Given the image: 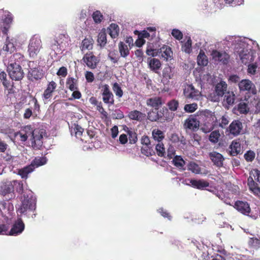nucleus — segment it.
<instances>
[{"label": "nucleus", "mask_w": 260, "mask_h": 260, "mask_svg": "<svg viewBox=\"0 0 260 260\" xmlns=\"http://www.w3.org/2000/svg\"><path fill=\"white\" fill-rule=\"evenodd\" d=\"M197 116L201 124V130L205 133L211 132L217 124L214 112L209 110L199 111Z\"/></svg>", "instance_id": "obj_1"}, {"label": "nucleus", "mask_w": 260, "mask_h": 260, "mask_svg": "<svg viewBox=\"0 0 260 260\" xmlns=\"http://www.w3.org/2000/svg\"><path fill=\"white\" fill-rule=\"evenodd\" d=\"M36 209V200L32 198V196L30 197H28V196L26 197L24 196V199L17 210L18 214L19 213L20 216L24 215L27 218H34L37 215Z\"/></svg>", "instance_id": "obj_2"}, {"label": "nucleus", "mask_w": 260, "mask_h": 260, "mask_svg": "<svg viewBox=\"0 0 260 260\" xmlns=\"http://www.w3.org/2000/svg\"><path fill=\"white\" fill-rule=\"evenodd\" d=\"M247 185L251 193L260 198V171L253 169L250 171Z\"/></svg>", "instance_id": "obj_3"}, {"label": "nucleus", "mask_w": 260, "mask_h": 260, "mask_svg": "<svg viewBox=\"0 0 260 260\" xmlns=\"http://www.w3.org/2000/svg\"><path fill=\"white\" fill-rule=\"evenodd\" d=\"M42 48V41L41 39L37 36H34L30 41L28 46V52L29 56L35 58Z\"/></svg>", "instance_id": "obj_4"}, {"label": "nucleus", "mask_w": 260, "mask_h": 260, "mask_svg": "<svg viewBox=\"0 0 260 260\" xmlns=\"http://www.w3.org/2000/svg\"><path fill=\"white\" fill-rule=\"evenodd\" d=\"M7 71L11 79L15 81H20L24 77V72L20 65L16 63H10Z\"/></svg>", "instance_id": "obj_5"}, {"label": "nucleus", "mask_w": 260, "mask_h": 260, "mask_svg": "<svg viewBox=\"0 0 260 260\" xmlns=\"http://www.w3.org/2000/svg\"><path fill=\"white\" fill-rule=\"evenodd\" d=\"M197 117V114L190 115L185 120L183 127L186 131L196 132L199 129L200 122Z\"/></svg>", "instance_id": "obj_6"}, {"label": "nucleus", "mask_w": 260, "mask_h": 260, "mask_svg": "<svg viewBox=\"0 0 260 260\" xmlns=\"http://www.w3.org/2000/svg\"><path fill=\"white\" fill-rule=\"evenodd\" d=\"M250 102V96L245 97L243 99H241L234 110L240 114L246 115L251 110Z\"/></svg>", "instance_id": "obj_7"}, {"label": "nucleus", "mask_w": 260, "mask_h": 260, "mask_svg": "<svg viewBox=\"0 0 260 260\" xmlns=\"http://www.w3.org/2000/svg\"><path fill=\"white\" fill-rule=\"evenodd\" d=\"M102 99L104 103L109 105H113L114 104V95L110 90V87L108 84L101 85Z\"/></svg>", "instance_id": "obj_8"}, {"label": "nucleus", "mask_w": 260, "mask_h": 260, "mask_svg": "<svg viewBox=\"0 0 260 260\" xmlns=\"http://www.w3.org/2000/svg\"><path fill=\"white\" fill-rule=\"evenodd\" d=\"M29 133L32 134V147L36 150L40 149L43 145V132L40 130L35 129L34 131H30Z\"/></svg>", "instance_id": "obj_9"}, {"label": "nucleus", "mask_w": 260, "mask_h": 260, "mask_svg": "<svg viewBox=\"0 0 260 260\" xmlns=\"http://www.w3.org/2000/svg\"><path fill=\"white\" fill-rule=\"evenodd\" d=\"M183 94L187 99L199 100L201 92L196 89L192 84H188L183 90Z\"/></svg>", "instance_id": "obj_10"}, {"label": "nucleus", "mask_w": 260, "mask_h": 260, "mask_svg": "<svg viewBox=\"0 0 260 260\" xmlns=\"http://www.w3.org/2000/svg\"><path fill=\"white\" fill-rule=\"evenodd\" d=\"M25 225L21 217H19L13 224L11 230L6 235L12 236L17 235L21 234L24 230Z\"/></svg>", "instance_id": "obj_11"}, {"label": "nucleus", "mask_w": 260, "mask_h": 260, "mask_svg": "<svg viewBox=\"0 0 260 260\" xmlns=\"http://www.w3.org/2000/svg\"><path fill=\"white\" fill-rule=\"evenodd\" d=\"M83 60L86 66L91 69H95L99 62L97 57L93 55L92 52L86 53L84 55Z\"/></svg>", "instance_id": "obj_12"}, {"label": "nucleus", "mask_w": 260, "mask_h": 260, "mask_svg": "<svg viewBox=\"0 0 260 260\" xmlns=\"http://www.w3.org/2000/svg\"><path fill=\"white\" fill-rule=\"evenodd\" d=\"M234 207L239 212L245 215H248L251 212L249 204L247 202L237 201L234 204Z\"/></svg>", "instance_id": "obj_13"}, {"label": "nucleus", "mask_w": 260, "mask_h": 260, "mask_svg": "<svg viewBox=\"0 0 260 260\" xmlns=\"http://www.w3.org/2000/svg\"><path fill=\"white\" fill-rule=\"evenodd\" d=\"M213 58L216 61L222 62L224 64L228 63L230 55L225 52H220L216 50H214L211 54Z\"/></svg>", "instance_id": "obj_14"}, {"label": "nucleus", "mask_w": 260, "mask_h": 260, "mask_svg": "<svg viewBox=\"0 0 260 260\" xmlns=\"http://www.w3.org/2000/svg\"><path fill=\"white\" fill-rule=\"evenodd\" d=\"M209 156L214 166L218 168L223 166L224 158L221 154L216 151H212L209 153Z\"/></svg>", "instance_id": "obj_15"}, {"label": "nucleus", "mask_w": 260, "mask_h": 260, "mask_svg": "<svg viewBox=\"0 0 260 260\" xmlns=\"http://www.w3.org/2000/svg\"><path fill=\"white\" fill-rule=\"evenodd\" d=\"M242 62L245 64H249L254 60L253 53L247 49H243L239 53Z\"/></svg>", "instance_id": "obj_16"}, {"label": "nucleus", "mask_w": 260, "mask_h": 260, "mask_svg": "<svg viewBox=\"0 0 260 260\" xmlns=\"http://www.w3.org/2000/svg\"><path fill=\"white\" fill-rule=\"evenodd\" d=\"M242 128V123L239 120H235L230 124L229 131L231 134L238 136L241 133Z\"/></svg>", "instance_id": "obj_17"}, {"label": "nucleus", "mask_w": 260, "mask_h": 260, "mask_svg": "<svg viewBox=\"0 0 260 260\" xmlns=\"http://www.w3.org/2000/svg\"><path fill=\"white\" fill-rule=\"evenodd\" d=\"M227 87L226 83L223 81H221L216 85L215 87V92L216 95L215 96L214 101L218 100L219 98L222 97L226 91Z\"/></svg>", "instance_id": "obj_18"}, {"label": "nucleus", "mask_w": 260, "mask_h": 260, "mask_svg": "<svg viewBox=\"0 0 260 260\" xmlns=\"http://www.w3.org/2000/svg\"><path fill=\"white\" fill-rule=\"evenodd\" d=\"M238 86L240 91H251L253 93H255L254 85L251 81L248 79H243L239 82Z\"/></svg>", "instance_id": "obj_19"}, {"label": "nucleus", "mask_w": 260, "mask_h": 260, "mask_svg": "<svg viewBox=\"0 0 260 260\" xmlns=\"http://www.w3.org/2000/svg\"><path fill=\"white\" fill-rule=\"evenodd\" d=\"M56 87L57 84L54 81H52L49 82L42 95L44 101H46L52 96V93L55 91Z\"/></svg>", "instance_id": "obj_20"}, {"label": "nucleus", "mask_w": 260, "mask_h": 260, "mask_svg": "<svg viewBox=\"0 0 260 260\" xmlns=\"http://www.w3.org/2000/svg\"><path fill=\"white\" fill-rule=\"evenodd\" d=\"M14 190L12 182L10 181L3 182L0 183V194L5 196Z\"/></svg>", "instance_id": "obj_21"}, {"label": "nucleus", "mask_w": 260, "mask_h": 260, "mask_svg": "<svg viewBox=\"0 0 260 260\" xmlns=\"http://www.w3.org/2000/svg\"><path fill=\"white\" fill-rule=\"evenodd\" d=\"M43 76V74L38 68L30 69L29 70L27 78L28 80L34 81L41 79Z\"/></svg>", "instance_id": "obj_22"}, {"label": "nucleus", "mask_w": 260, "mask_h": 260, "mask_svg": "<svg viewBox=\"0 0 260 260\" xmlns=\"http://www.w3.org/2000/svg\"><path fill=\"white\" fill-rule=\"evenodd\" d=\"M159 53L161 58L164 60H171L173 58V51L171 47L167 45H164L159 49Z\"/></svg>", "instance_id": "obj_23"}, {"label": "nucleus", "mask_w": 260, "mask_h": 260, "mask_svg": "<svg viewBox=\"0 0 260 260\" xmlns=\"http://www.w3.org/2000/svg\"><path fill=\"white\" fill-rule=\"evenodd\" d=\"M147 106L154 108L155 110H157L159 107L161 106L163 103L162 99L160 97H154L148 99L146 101Z\"/></svg>", "instance_id": "obj_24"}, {"label": "nucleus", "mask_w": 260, "mask_h": 260, "mask_svg": "<svg viewBox=\"0 0 260 260\" xmlns=\"http://www.w3.org/2000/svg\"><path fill=\"white\" fill-rule=\"evenodd\" d=\"M128 117L131 120L142 121L144 120L146 115L139 111L135 110L129 112Z\"/></svg>", "instance_id": "obj_25"}, {"label": "nucleus", "mask_w": 260, "mask_h": 260, "mask_svg": "<svg viewBox=\"0 0 260 260\" xmlns=\"http://www.w3.org/2000/svg\"><path fill=\"white\" fill-rule=\"evenodd\" d=\"M190 183L192 187L199 189H203L209 186V183L204 180L191 179Z\"/></svg>", "instance_id": "obj_26"}, {"label": "nucleus", "mask_w": 260, "mask_h": 260, "mask_svg": "<svg viewBox=\"0 0 260 260\" xmlns=\"http://www.w3.org/2000/svg\"><path fill=\"white\" fill-rule=\"evenodd\" d=\"M30 131V126H26L24 127V129L21 131H18L17 132L14 133V137L15 139L17 138L18 136L20 137L19 141H20L22 142H25L28 138V131Z\"/></svg>", "instance_id": "obj_27"}, {"label": "nucleus", "mask_w": 260, "mask_h": 260, "mask_svg": "<svg viewBox=\"0 0 260 260\" xmlns=\"http://www.w3.org/2000/svg\"><path fill=\"white\" fill-rule=\"evenodd\" d=\"M129 48L124 42L120 41L118 44V50L120 56L126 58L129 54Z\"/></svg>", "instance_id": "obj_28"}, {"label": "nucleus", "mask_w": 260, "mask_h": 260, "mask_svg": "<svg viewBox=\"0 0 260 260\" xmlns=\"http://www.w3.org/2000/svg\"><path fill=\"white\" fill-rule=\"evenodd\" d=\"M66 85L71 91L78 89V80L72 77H68L67 79Z\"/></svg>", "instance_id": "obj_29"}, {"label": "nucleus", "mask_w": 260, "mask_h": 260, "mask_svg": "<svg viewBox=\"0 0 260 260\" xmlns=\"http://www.w3.org/2000/svg\"><path fill=\"white\" fill-rule=\"evenodd\" d=\"M93 40L91 38H85L82 41L81 45L80 46L81 50L82 51L85 50H92L93 48Z\"/></svg>", "instance_id": "obj_30"}, {"label": "nucleus", "mask_w": 260, "mask_h": 260, "mask_svg": "<svg viewBox=\"0 0 260 260\" xmlns=\"http://www.w3.org/2000/svg\"><path fill=\"white\" fill-rule=\"evenodd\" d=\"M250 100L251 111H254L255 113L260 112V100L255 96H250Z\"/></svg>", "instance_id": "obj_31"}, {"label": "nucleus", "mask_w": 260, "mask_h": 260, "mask_svg": "<svg viewBox=\"0 0 260 260\" xmlns=\"http://www.w3.org/2000/svg\"><path fill=\"white\" fill-rule=\"evenodd\" d=\"M148 66L151 70L155 73H158V71L160 68L161 64L159 59L153 58L150 59Z\"/></svg>", "instance_id": "obj_32"}, {"label": "nucleus", "mask_w": 260, "mask_h": 260, "mask_svg": "<svg viewBox=\"0 0 260 260\" xmlns=\"http://www.w3.org/2000/svg\"><path fill=\"white\" fill-rule=\"evenodd\" d=\"M230 154L232 156H236L240 153L241 151V143L237 141H233L230 145Z\"/></svg>", "instance_id": "obj_33"}, {"label": "nucleus", "mask_w": 260, "mask_h": 260, "mask_svg": "<svg viewBox=\"0 0 260 260\" xmlns=\"http://www.w3.org/2000/svg\"><path fill=\"white\" fill-rule=\"evenodd\" d=\"M152 137L154 140L161 142L165 138V133L158 128H154L152 131Z\"/></svg>", "instance_id": "obj_34"}, {"label": "nucleus", "mask_w": 260, "mask_h": 260, "mask_svg": "<svg viewBox=\"0 0 260 260\" xmlns=\"http://www.w3.org/2000/svg\"><path fill=\"white\" fill-rule=\"evenodd\" d=\"M172 161L173 165L179 170H185V169L184 168L185 165V161L181 156H175Z\"/></svg>", "instance_id": "obj_35"}, {"label": "nucleus", "mask_w": 260, "mask_h": 260, "mask_svg": "<svg viewBox=\"0 0 260 260\" xmlns=\"http://www.w3.org/2000/svg\"><path fill=\"white\" fill-rule=\"evenodd\" d=\"M15 49L16 47L14 44L13 42H11L9 37L7 36L3 50L7 53H12Z\"/></svg>", "instance_id": "obj_36"}, {"label": "nucleus", "mask_w": 260, "mask_h": 260, "mask_svg": "<svg viewBox=\"0 0 260 260\" xmlns=\"http://www.w3.org/2000/svg\"><path fill=\"white\" fill-rule=\"evenodd\" d=\"M24 60V56L23 55L21 54L20 53H16L12 55L10 59V63H16V64L20 65V64L22 63Z\"/></svg>", "instance_id": "obj_37"}, {"label": "nucleus", "mask_w": 260, "mask_h": 260, "mask_svg": "<svg viewBox=\"0 0 260 260\" xmlns=\"http://www.w3.org/2000/svg\"><path fill=\"white\" fill-rule=\"evenodd\" d=\"M109 34L113 39L116 38L119 32V26L115 23H112L108 27Z\"/></svg>", "instance_id": "obj_38"}, {"label": "nucleus", "mask_w": 260, "mask_h": 260, "mask_svg": "<svg viewBox=\"0 0 260 260\" xmlns=\"http://www.w3.org/2000/svg\"><path fill=\"white\" fill-rule=\"evenodd\" d=\"M34 171V168H32V166H31L30 165H29L19 169L18 171V175H19L22 178L26 179L28 177V174Z\"/></svg>", "instance_id": "obj_39"}, {"label": "nucleus", "mask_w": 260, "mask_h": 260, "mask_svg": "<svg viewBox=\"0 0 260 260\" xmlns=\"http://www.w3.org/2000/svg\"><path fill=\"white\" fill-rule=\"evenodd\" d=\"M197 62L199 66H206L208 63V59L204 52L201 50L197 57Z\"/></svg>", "instance_id": "obj_40"}, {"label": "nucleus", "mask_w": 260, "mask_h": 260, "mask_svg": "<svg viewBox=\"0 0 260 260\" xmlns=\"http://www.w3.org/2000/svg\"><path fill=\"white\" fill-rule=\"evenodd\" d=\"M47 162L46 158L44 157H35L30 164L32 166V168L35 170L36 168L45 165Z\"/></svg>", "instance_id": "obj_41"}, {"label": "nucleus", "mask_w": 260, "mask_h": 260, "mask_svg": "<svg viewBox=\"0 0 260 260\" xmlns=\"http://www.w3.org/2000/svg\"><path fill=\"white\" fill-rule=\"evenodd\" d=\"M141 153L147 156H152L155 154V152L153 149V145L151 144V145L147 146H143L141 148Z\"/></svg>", "instance_id": "obj_42"}, {"label": "nucleus", "mask_w": 260, "mask_h": 260, "mask_svg": "<svg viewBox=\"0 0 260 260\" xmlns=\"http://www.w3.org/2000/svg\"><path fill=\"white\" fill-rule=\"evenodd\" d=\"M125 131L128 136L129 143L135 144L138 140L137 133L134 131L130 129L128 127H127V129Z\"/></svg>", "instance_id": "obj_43"}, {"label": "nucleus", "mask_w": 260, "mask_h": 260, "mask_svg": "<svg viewBox=\"0 0 260 260\" xmlns=\"http://www.w3.org/2000/svg\"><path fill=\"white\" fill-rule=\"evenodd\" d=\"M155 150L158 156L160 157L165 156L166 153L165 148L162 142H157V144L155 145Z\"/></svg>", "instance_id": "obj_44"}, {"label": "nucleus", "mask_w": 260, "mask_h": 260, "mask_svg": "<svg viewBox=\"0 0 260 260\" xmlns=\"http://www.w3.org/2000/svg\"><path fill=\"white\" fill-rule=\"evenodd\" d=\"M187 170L195 174H199L201 172V168L199 166L194 162L190 161L187 165Z\"/></svg>", "instance_id": "obj_45"}, {"label": "nucleus", "mask_w": 260, "mask_h": 260, "mask_svg": "<svg viewBox=\"0 0 260 260\" xmlns=\"http://www.w3.org/2000/svg\"><path fill=\"white\" fill-rule=\"evenodd\" d=\"M98 43L101 47H104L107 44V34L105 31H101L98 35Z\"/></svg>", "instance_id": "obj_46"}, {"label": "nucleus", "mask_w": 260, "mask_h": 260, "mask_svg": "<svg viewBox=\"0 0 260 260\" xmlns=\"http://www.w3.org/2000/svg\"><path fill=\"white\" fill-rule=\"evenodd\" d=\"M229 123L228 117L226 115H223L217 120V124L216 127H220L222 128H225Z\"/></svg>", "instance_id": "obj_47"}, {"label": "nucleus", "mask_w": 260, "mask_h": 260, "mask_svg": "<svg viewBox=\"0 0 260 260\" xmlns=\"http://www.w3.org/2000/svg\"><path fill=\"white\" fill-rule=\"evenodd\" d=\"M84 129L79 125L74 124V127H72V133H75V136L77 138H80L82 135Z\"/></svg>", "instance_id": "obj_48"}, {"label": "nucleus", "mask_w": 260, "mask_h": 260, "mask_svg": "<svg viewBox=\"0 0 260 260\" xmlns=\"http://www.w3.org/2000/svg\"><path fill=\"white\" fill-rule=\"evenodd\" d=\"M191 40L189 37L187 41L185 42L182 46L181 49L183 51L187 53H190L191 52Z\"/></svg>", "instance_id": "obj_49"}, {"label": "nucleus", "mask_w": 260, "mask_h": 260, "mask_svg": "<svg viewBox=\"0 0 260 260\" xmlns=\"http://www.w3.org/2000/svg\"><path fill=\"white\" fill-rule=\"evenodd\" d=\"M112 89L118 98H120L123 96V92L119 84L117 82L113 84Z\"/></svg>", "instance_id": "obj_50"}, {"label": "nucleus", "mask_w": 260, "mask_h": 260, "mask_svg": "<svg viewBox=\"0 0 260 260\" xmlns=\"http://www.w3.org/2000/svg\"><path fill=\"white\" fill-rule=\"evenodd\" d=\"M235 100V95L233 92H228L226 93L224 100L227 103V104L229 105H232L234 104Z\"/></svg>", "instance_id": "obj_51"}, {"label": "nucleus", "mask_w": 260, "mask_h": 260, "mask_svg": "<svg viewBox=\"0 0 260 260\" xmlns=\"http://www.w3.org/2000/svg\"><path fill=\"white\" fill-rule=\"evenodd\" d=\"M220 136V135L218 131H213L209 136V141L212 143H216L218 142Z\"/></svg>", "instance_id": "obj_52"}, {"label": "nucleus", "mask_w": 260, "mask_h": 260, "mask_svg": "<svg viewBox=\"0 0 260 260\" xmlns=\"http://www.w3.org/2000/svg\"><path fill=\"white\" fill-rule=\"evenodd\" d=\"M161 117L158 112L151 111L148 113L147 118L151 121H156Z\"/></svg>", "instance_id": "obj_53"}, {"label": "nucleus", "mask_w": 260, "mask_h": 260, "mask_svg": "<svg viewBox=\"0 0 260 260\" xmlns=\"http://www.w3.org/2000/svg\"><path fill=\"white\" fill-rule=\"evenodd\" d=\"M198 104L196 103L192 104H186L184 106V110L186 112L192 113L198 109Z\"/></svg>", "instance_id": "obj_54"}, {"label": "nucleus", "mask_w": 260, "mask_h": 260, "mask_svg": "<svg viewBox=\"0 0 260 260\" xmlns=\"http://www.w3.org/2000/svg\"><path fill=\"white\" fill-rule=\"evenodd\" d=\"M93 21L95 23H100L104 18L103 15L100 11L94 12L92 15Z\"/></svg>", "instance_id": "obj_55"}, {"label": "nucleus", "mask_w": 260, "mask_h": 260, "mask_svg": "<svg viewBox=\"0 0 260 260\" xmlns=\"http://www.w3.org/2000/svg\"><path fill=\"white\" fill-rule=\"evenodd\" d=\"M169 109L172 111H175L179 107V102L175 99H173L167 103Z\"/></svg>", "instance_id": "obj_56"}, {"label": "nucleus", "mask_w": 260, "mask_h": 260, "mask_svg": "<svg viewBox=\"0 0 260 260\" xmlns=\"http://www.w3.org/2000/svg\"><path fill=\"white\" fill-rule=\"evenodd\" d=\"M162 75L164 78L171 79L173 77L172 69L170 67H165L162 71Z\"/></svg>", "instance_id": "obj_57"}, {"label": "nucleus", "mask_w": 260, "mask_h": 260, "mask_svg": "<svg viewBox=\"0 0 260 260\" xmlns=\"http://www.w3.org/2000/svg\"><path fill=\"white\" fill-rule=\"evenodd\" d=\"M108 57L114 63H117L119 59V56L115 51L110 52L108 54Z\"/></svg>", "instance_id": "obj_58"}, {"label": "nucleus", "mask_w": 260, "mask_h": 260, "mask_svg": "<svg viewBox=\"0 0 260 260\" xmlns=\"http://www.w3.org/2000/svg\"><path fill=\"white\" fill-rule=\"evenodd\" d=\"M171 34L173 37L178 40H181L183 38L182 32L178 29H173Z\"/></svg>", "instance_id": "obj_59"}, {"label": "nucleus", "mask_w": 260, "mask_h": 260, "mask_svg": "<svg viewBox=\"0 0 260 260\" xmlns=\"http://www.w3.org/2000/svg\"><path fill=\"white\" fill-rule=\"evenodd\" d=\"M255 155V153L253 151L249 150L246 152L244 156L246 161H252L254 159Z\"/></svg>", "instance_id": "obj_60"}, {"label": "nucleus", "mask_w": 260, "mask_h": 260, "mask_svg": "<svg viewBox=\"0 0 260 260\" xmlns=\"http://www.w3.org/2000/svg\"><path fill=\"white\" fill-rule=\"evenodd\" d=\"M16 186V191L19 193H22L23 191V186L22 181L15 180L13 181V186Z\"/></svg>", "instance_id": "obj_61"}, {"label": "nucleus", "mask_w": 260, "mask_h": 260, "mask_svg": "<svg viewBox=\"0 0 260 260\" xmlns=\"http://www.w3.org/2000/svg\"><path fill=\"white\" fill-rule=\"evenodd\" d=\"M32 98L31 102L34 104V112H39L40 111V105H39L37 98L32 95L30 96Z\"/></svg>", "instance_id": "obj_62"}, {"label": "nucleus", "mask_w": 260, "mask_h": 260, "mask_svg": "<svg viewBox=\"0 0 260 260\" xmlns=\"http://www.w3.org/2000/svg\"><path fill=\"white\" fill-rule=\"evenodd\" d=\"M85 77L87 82L91 83L94 80L93 74L90 71H87L85 74Z\"/></svg>", "instance_id": "obj_63"}, {"label": "nucleus", "mask_w": 260, "mask_h": 260, "mask_svg": "<svg viewBox=\"0 0 260 260\" xmlns=\"http://www.w3.org/2000/svg\"><path fill=\"white\" fill-rule=\"evenodd\" d=\"M141 143L143 146H149L152 144L149 137L146 135H144L142 137L141 139Z\"/></svg>", "instance_id": "obj_64"}]
</instances>
